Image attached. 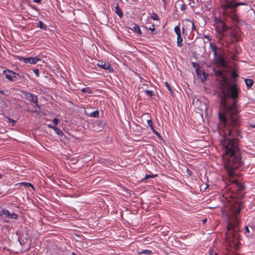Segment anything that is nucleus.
Returning <instances> with one entry per match:
<instances>
[{"label":"nucleus","mask_w":255,"mask_h":255,"mask_svg":"<svg viewBox=\"0 0 255 255\" xmlns=\"http://www.w3.org/2000/svg\"><path fill=\"white\" fill-rule=\"evenodd\" d=\"M149 127L151 128V130L153 131V132H154V131H156V130H155V129L154 128H153V126H150V127Z\"/></svg>","instance_id":"a18cd8bd"},{"label":"nucleus","mask_w":255,"mask_h":255,"mask_svg":"<svg viewBox=\"0 0 255 255\" xmlns=\"http://www.w3.org/2000/svg\"><path fill=\"white\" fill-rule=\"evenodd\" d=\"M34 1L36 3H40L41 2V0H34Z\"/></svg>","instance_id":"49530a36"},{"label":"nucleus","mask_w":255,"mask_h":255,"mask_svg":"<svg viewBox=\"0 0 255 255\" xmlns=\"http://www.w3.org/2000/svg\"><path fill=\"white\" fill-rule=\"evenodd\" d=\"M215 20L217 21V18H215Z\"/></svg>","instance_id":"680f3d73"},{"label":"nucleus","mask_w":255,"mask_h":255,"mask_svg":"<svg viewBox=\"0 0 255 255\" xmlns=\"http://www.w3.org/2000/svg\"><path fill=\"white\" fill-rule=\"evenodd\" d=\"M72 255H77L74 252H73Z\"/></svg>","instance_id":"3c124183"},{"label":"nucleus","mask_w":255,"mask_h":255,"mask_svg":"<svg viewBox=\"0 0 255 255\" xmlns=\"http://www.w3.org/2000/svg\"><path fill=\"white\" fill-rule=\"evenodd\" d=\"M236 5L237 7H238V6L239 5H247V3H246V2H236Z\"/></svg>","instance_id":"473e14b6"},{"label":"nucleus","mask_w":255,"mask_h":255,"mask_svg":"<svg viewBox=\"0 0 255 255\" xmlns=\"http://www.w3.org/2000/svg\"><path fill=\"white\" fill-rule=\"evenodd\" d=\"M157 176V175L156 174H149V175H146L145 176V177L144 178V179H142V180H145V179H149V178H153V177H155Z\"/></svg>","instance_id":"4be33fe9"},{"label":"nucleus","mask_w":255,"mask_h":255,"mask_svg":"<svg viewBox=\"0 0 255 255\" xmlns=\"http://www.w3.org/2000/svg\"><path fill=\"white\" fill-rule=\"evenodd\" d=\"M165 86H166V88L168 89V90L170 92V93H171V94H172V93H173V90H172V89H171V88L170 87V85L168 84V83L167 82H166L165 83Z\"/></svg>","instance_id":"a878e982"},{"label":"nucleus","mask_w":255,"mask_h":255,"mask_svg":"<svg viewBox=\"0 0 255 255\" xmlns=\"http://www.w3.org/2000/svg\"><path fill=\"white\" fill-rule=\"evenodd\" d=\"M97 65L105 70H109L110 71H113V69L111 67V65L109 63H106L104 61H99L97 64Z\"/></svg>","instance_id":"9b49d317"},{"label":"nucleus","mask_w":255,"mask_h":255,"mask_svg":"<svg viewBox=\"0 0 255 255\" xmlns=\"http://www.w3.org/2000/svg\"><path fill=\"white\" fill-rule=\"evenodd\" d=\"M241 208L238 203L233 201H227L224 208H222V212L227 214V216H234L235 218L232 221H230L227 226L228 230L237 232L239 230L238 221L236 218L237 216L240 213Z\"/></svg>","instance_id":"7ed1b4c3"},{"label":"nucleus","mask_w":255,"mask_h":255,"mask_svg":"<svg viewBox=\"0 0 255 255\" xmlns=\"http://www.w3.org/2000/svg\"><path fill=\"white\" fill-rule=\"evenodd\" d=\"M182 32L183 33L184 32V31H185L184 28L182 27Z\"/></svg>","instance_id":"8fccbe9b"},{"label":"nucleus","mask_w":255,"mask_h":255,"mask_svg":"<svg viewBox=\"0 0 255 255\" xmlns=\"http://www.w3.org/2000/svg\"><path fill=\"white\" fill-rule=\"evenodd\" d=\"M211 255H212L211 254H210ZM214 255H217V254H215Z\"/></svg>","instance_id":"bf43d9fd"},{"label":"nucleus","mask_w":255,"mask_h":255,"mask_svg":"<svg viewBox=\"0 0 255 255\" xmlns=\"http://www.w3.org/2000/svg\"><path fill=\"white\" fill-rule=\"evenodd\" d=\"M216 75L217 76H223V72H222V71H218L216 72Z\"/></svg>","instance_id":"e433bc0d"},{"label":"nucleus","mask_w":255,"mask_h":255,"mask_svg":"<svg viewBox=\"0 0 255 255\" xmlns=\"http://www.w3.org/2000/svg\"><path fill=\"white\" fill-rule=\"evenodd\" d=\"M208 186H209L208 185H207V186L206 187V188H207V187H208Z\"/></svg>","instance_id":"052dcab7"},{"label":"nucleus","mask_w":255,"mask_h":255,"mask_svg":"<svg viewBox=\"0 0 255 255\" xmlns=\"http://www.w3.org/2000/svg\"><path fill=\"white\" fill-rule=\"evenodd\" d=\"M183 41V38L182 37H177V44L178 46L181 47L182 45V42Z\"/></svg>","instance_id":"6ab92c4d"},{"label":"nucleus","mask_w":255,"mask_h":255,"mask_svg":"<svg viewBox=\"0 0 255 255\" xmlns=\"http://www.w3.org/2000/svg\"><path fill=\"white\" fill-rule=\"evenodd\" d=\"M186 9V5L184 3H182L180 5V9L181 10H185Z\"/></svg>","instance_id":"72a5a7b5"},{"label":"nucleus","mask_w":255,"mask_h":255,"mask_svg":"<svg viewBox=\"0 0 255 255\" xmlns=\"http://www.w3.org/2000/svg\"><path fill=\"white\" fill-rule=\"evenodd\" d=\"M145 93L148 96L151 97L153 95V93L150 90H146L145 91Z\"/></svg>","instance_id":"2f4dec72"},{"label":"nucleus","mask_w":255,"mask_h":255,"mask_svg":"<svg viewBox=\"0 0 255 255\" xmlns=\"http://www.w3.org/2000/svg\"><path fill=\"white\" fill-rule=\"evenodd\" d=\"M21 185H24L25 186H29V187H32L33 189L34 188H33V186L30 183H28V182H22L21 183Z\"/></svg>","instance_id":"cd10ccee"},{"label":"nucleus","mask_w":255,"mask_h":255,"mask_svg":"<svg viewBox=\"0 0 255 255\" xmlns=\"http://www.w3.org/2000/svg\"><path fill=\"white\" fill-rule=\"evenodd\" d=\"M200 78H201V81L202 82H203L204 81H205L206 80L207 75H206V74L205 73H203V77L201 76Z\"/></svg>","instance_id":"7c9ffc66"},{"label":"nucleus","mask_w":255,"mask_h":255,"mask_svg":"<svg viewBox=\"0 0 255 255\" xmlns=\"http://www.w3.org/2000/svg\"><path fill=\"white\" fill-rule=\"evenodd\" d=\"M245 230H246V232L247 233H249V228L248 226H246L245 227Z\"/></svg>","instance_id":"37998d69"},{"label":"nucleus","mask_w":255,"mask_h":255,"mask_svg":"<svg viewBox=\"0 0 255 255\" xmlns=\"http://www.w3.org/2000/svg\"><path fill=\"white\" fill-rule=\"evenodd\" d=\"M94 127L95 128V130H101L102 128H103V126L101 125V124L99 122H96L94 124Z\"/></svg>","instance_id":"ddd939ff"},{"label":"nucleus","mask_w":255,"mask_h":255,"mask_svg":"<svg viewBox=\"0 0 255 255\" xmlns=\"http://www.w3.org/2000/svg\"><path fill=\"white\" fill-rule=\"evenodd\" d=\"M226 241L230 246H237L239 244L237 232L228 230L226 235Z\"/></svg>","instance_id":"20e7f679"},{"label":"nucleus","mask_w":255,"mask_h":255,"mask_svg":"<svg viewBox=\"0 0 255 255\" xmlns=\"http://www.w3.org/2000/svg\"><path fill=\"white\" fill-rule=\"evenodd\" d=\"M33 72L35 73V75L38 77L39 76V74L38 72V69H34Z\"/></svg>","instance_id":"58836bf2"},{"label":"nucleus","mask_w":255,"mask_h":255,"mask_svg":"<svg viewBox=\"0 0 255 255\" xmlns=\"http://www.w3.org/2000/svg\"><path fill=\"white\" fill-rule=\"evenodd\" d=\"M59 122V120L56 118H54L52 120V122L55 125H57L58 124Z\"/></svg>","instance_id":"f704fd0d"},{"label":"nucleus","mask_w":255,"mask_h":255,"mask_svg":"<svg viewBox=\"0 0 255 255\" xmlns=\"http://www.w3.org/2000/svg\"><path fill=\"white\" fill-rule=\"evenodd\" d=\"M148 29H149L150 30L152 31H154L155 30V29L154 26L153 25H151L149 27Z\"/></svg>","instance_id":"4c0bfd02"},{"label":"nucleus","mask_w":255,"mask_h":255,"mask_svg":"<svg viewBox=\"0 0 255 255\" xmlns=\"http://www.w3.org/2000/svg\"><path fill=\"white\" fill-rule=\"evenodd\" d=\"M38 26L42 29H46V26L43 24L41 21H38Z\"/></svg>","instance_id":"aec40b11"},{"label":"nucleus","mask_w":255,"mask_h":255,"mask_svg":"<svg viewBox=\"0 0 255 255\" xmlns=\"http://www.w3.org/2000/svg\"><path fill=\"white\" fill-rule=\"evenodd\" d=\"M0 93L3 94H4V92L2 91H0Z\"/></svg>","instance_id":"864d4df0"},{"label":"nucleus","mask_w":255,"mask_h":255,"mask_svg":"<svg viewBox=\"0 0 255 255\" xmlns=\"http://www.w3.org/2000/svg\"><path fill=\"white\" fill-rule=\"evenodd\" d=\"M116 13L117 14V15H118L121 18L123 17V13L122 10L121 9V8L118 6V5L116 7Z\"/></svg>","instance_id":"dca6fc26"},{"label":"nucleus","mask_w":255,"mask_h":255,"mask_svg":"<svg viewBox=\"0 0 255 255\" xmlns=\"http://www.w3.org/2000/svg\"><path fill=\"white\" fill-rule=\"evenodd\" d=\"M207 219H206V218L204 219L203 220H202V223H203V224H205V223H206V222H207Z\"/></svg>","instance_id":"c03bdc74"},{"label":"nucleus","mask_w":255,"mask_h":255,"mask_svg":"<svg viewBox=\"0 0 255 255\" xmlns=\"http://www.w3.org/2000/svg\"><path fill=\"white\" fill-rule=\"evenodd\" d=\"M223 81H224V83H226L227 80H226V79L225 77L223 78Z\"/></svg>","instance_id":"09e8293b"},{"label":"nucleus","mask_w":255,"mask_h":255,"mask_svg":"<svg viewBox=\"0 0 255 255\" xmlns=\"http://www.w3.org/2000/svg\"><path fill=\"white\" fill-rule=\"evenodd\" d=\"M127 1H128V0H126Z\"/></svg>","instance_id":"e2e57ef3"},{"label":"nucleus","mask_w":255,"mask_h":255,"mask_svg":"<svg viewBox=\"0 0 255 255\" xmlns=\"http://www.w3.org/2000/svg\"><path fill=\"white\" fill-rule=\"evenodd\" d=\"M3 73L5 75L6 78L10 81L18 80L20 78V76L18 74L12 71H4Z\"/></svg>","instance_id":"0eeeda50"},{"label":"nucleus","mask_w":255,"mask_h":255,"mask_svg":"<svg viewBox=\"0 0 255 255\" xmlns=\"http://www.w3.org/2000/svg\"><path fill=\"white\" fill-rule=\"evenodd\" d=\"M25 98L29 101L34 103L36 107L40 108L39 105L37 104V97L36 96L31 94V93H26L25 94Z\"/></svg>","instance_id":"9d476101"},{"label":"nucleus","mask_w":255,"mask_h":255,"mask_svg":"<svg viewBox=\"0 0 255 255\" xmlns=\"http://www.w3.org/2000/svg\"><path fill=\"white\" fill-rule=\"evenodd\" d=\"M133 29L134 32H137V33H139L140 34H141L140 29L138 25L134 24V26H133Z\"/></svg>","instance_id":"f3484780"},{"label":"nucleus","mask_w":255,"mask_h":255,"mask_svg":"<svg viewBox=\"0 0 255 255\" xmlns=\"http://www.w3.org/2000/svg\"><path fill=\"white\" fill-rule=\"evenodd\" d=\"M217 30L219 31V34L221 36L226 35L228 34L226 33V32H228L230 33L231 35V40L232 41H237L238 39L235 36L234 33H233L232 30L228 27H227L225 24L222 22H220L219 23V25L217 26Z\"/></svg>","instance_id":"39448f33"},{"label":"nucleus","mask_w":255,"mask_h":255,"mask_svg":"<svg viewBox=\"0 0 255 255\" xmlns=\"http://www.w3.org/2000/svg\"><path fill=\"white\" fill-rule=\"evenodd\" d=\"M20 60L23 61L25 63H29L30 64H34L36 63L40 59L37 57H29L27 58L21 57L19 59Z\"/></svg>","instance_id":"1a4fd4ad"},{"label":"nucleus","mask_w":255,"mask_h":255,"mask_svg":"<svg viewBox=\"0 0 255 255\" xmlns=\"http://www.w3.org/2000/svg\"><path fill=\"white\" fill-rule=\"evenodd\" d=\"M72 255H77L74 252H73Z\"/></svg>","instance_id":"603ef678"},{"label":"nucleus","mask_w":255,"mask_h":255,"mask_svg":"<svg viewBox=\"0 0 255 255\" xmlns=\"http://www.w3.org/2000/svg\"><path fill=\"white\" fill-rule=\"evenodd\" d=\"M154 133L159 137H161V136L160 135V134L157 131H155L154 132Z\"/></svg>","instance_id":"a19ab883"},{"label":"nucleus","mask_w":255,"mask_h":255,"mask_svg":"<svg viewBox=\"0 0 255 255\" xmlns=\"http://www.w3.org/2000/svg\"><path fill=\"white\" fill-rule=\"evenodd\" d=\"M231 76L233 78H237L239 76L236 72L233 71L231 73Z\"/></svg>","instance_id":"c756f323"},{"label":"nucleus","mask_w":255,"mask_h":255,"mask_svg":"<svg viewBox=\"0 0 255 255\" xmlns=\"http://www.w3.org/2000/svg\"><path fill=\"white\" fill-rule=\"evenodd\" d=\"M197 75H198V76H199V72H198V71H197Z\"/></svg>","instance_id":"6e6d98bb"},{"label":"nucleus","mask_w":255,"mask_h":255,"mask_svg":"<svg viewBox=\"0 0 255 255\" xmlns=\"http://www.w3.org/2000/svg\"><path fill=\"white\" fill-rule=\"evenodd\" d=\"M174 31L176 34L179 33V32L181 31L180 28L178 26H176L174 27Z\"/></svg>","instance_id":"c85d7f7f"},{"label":"nucleus","mask_w":255,"mask_h":255,"mask_svg":"<svg viewBox=\"0 0 255 255\" xmlns=\"http://www.w3.org/2000/svg\"><path fill=\"white\" fill-rule=\"evenodd\" d=\"M2 176L1 174H0V179H1L2 178Z\"/></svg>","instance_id":"5fc2aeb1"},{"label":"nucleus","mask_w":255,"mask_h":255,"mask_svg":"<svg viewBox=\"0 0 255 255\" xmlns=\"http://www.w3.org/2000/svg\"><path fill=\"white\" fill-rule=\"evenodd\" d=\"M0 215H5L6 217L11 219H17L18 215L13 213L10 212L8 210L5 209H2L0 211Z\"/></svg>","instance_id":"6e6552de"},{"label":"nucleus","mask_w":255,"mask_h":255,"mask_svg":"<svg viewBox=\"0 0 255 255\" xmlns=\"http://www.w3.org/2000/svg\"><path fill=\"white\" fill-rule=\"evenodd\" d=\"M81 91L83 92L88 93L90 94L92 93V90L89 87L83 88Z\"/></svg>","instance_id":"412c9836"},{"label":"nucleus","mask_w":255,"mask_h":255,"mask_svg":"<svg viewBox=\"0 0 255 255\" xmlns=\"http://www.w3.org/2000/svg\"><path fill=\"white\" fill-rule=\"evenodd\" d=\"M221 143L224 149L223 159L230 181L236 188L237 191L243 190L244 186L237 180L233 179L235 175L234 169L242 165L240 154L237 146L238 139L236 138L231 139L224 138L221 140Z\"/></svg>","instance_id":"f03ea898"},{"label":"nucleus","mask_w":255,"mask_h":255,"mask_svg":"<svg viewBox=\"0 0 255 255\" xmlns=\"http://www.w3.org/2000/svg\"><path fill=\"white\" fill-rule=\"evenodd\" d=\"M12 122L13 123H15V122L14 121V120H12Z\"/></svg>","instance_id":"13d9d810"},{"label":"nucleus","mask_w":255,"mask_h":255,"mask_svg":"<svg viewBox=\"0 0 255 255\" xmlns=\"http://www.w3.org/2000/svg\"><path fill=\"white\" fill-rule=\"evenodd\" d=\"M236 3H234L232 1H228L227 3L223 5V8L225 12H227L228 9H231L233 10V12L231 14L229 15L233 19V20H238V16L236 13L235 8L237 7Z\"/></svg>","instance_id":"423d86ee"},{"label":"nucleus","mask_w":255,"mask_h":255,"mask_svg":"<svg viewBox=\"0 0 255 255\" xmlns=\"http://www.w3.org/2000/svg\"><path fill=\"white\" fill-rule=\"evenodd\" d=\"M151 253V251L150 250H145L142 251L141 252H139L138 254H147V255H150Z\"/></svg>","instance_id":"5701e85b"},{"label":"nucleus","mask_w":255,"mask_h":255,"mask_svg":"<svg viewBox=\"0 0 255 255\" xmlns=\"http://www.w3.org/2000/svg\"><path fill=\"white\" fill-rule=\"evenodd\" d=\"M54 130L55 131L56 133L60 136H61L63 134V132L60 129L57 128L54 129Z\"/></svg>","instance_id":"b1692460"},{"label":"nucleus","mask_w":255,"mask_h":255,"mask_svg":"<svg viewBox=\"0 0 255 255\" xmlns=\"http://www.w3.org/2000/svg\"><path fill=\"white\" fill-rule=\"evenodd\" d=\"M211 48H212V50L214 52V55H215V56H217V51H216V47L215 46H214V45H211Z\"/></svg>","instance_id":"bb28decb"},{"label":"nucleus","mask_w":255,"mask_h":255,"mask_svg":"<svg viewBox=\"0 0 255 255\" xmlns=\"http://www.w3.org/2000/svg\"><path fill=\"white\" fill-rule=\"evenodd\" d=\"M185 21L187 23V24H190L191 25L192 31L196 30V27L194 25V22L192 21H191L188 19H186L185 20Z\"/></svg>","instance_id":"4468645a"},{"label":"nucleus","mask_w":255,"mask_h":255,"mask_svg":"<svg viewBox=\"0 0 255 255\" xmlns=\"http://www.w3.org/2000/svg\"><path fill=\"white\" fill-rule=\"evenodd\" d=\"M217 62L222 66H224L226 65V62L224 58L222 56H220L217 59Z\"/></svg>","instance_id":"f8f14e48"},{"label":"nucleus","mask_w":255,"mask_h":255,"mask_svg":"<svg viewBox=\"0 0 255 255\" xmlns=\"http://www.w3.org/2000/svg\"><path fill=\"white\" fill-rule=\"evenodd\" d=\"M99 111H95L94 112H93L90 113L89 115L92 117L97 118V117H99Z\"/></svg>","instance_id":"a211bd4d"},{"label":"nucleus","mask_w":255,"mask_h":255,"mask_svg":"<svg viewBox=\"0 0 255 255\" xmlns=\"http://www.w3.org/2000/svg\"><path fill=\"white\" fill-rule=\"evenodd\" d=\"M245 82L248 87H251L254 84L253 80L251 79H245Z\"/></svg>","instance_id":"2eb2a0df"},{"label":"nucleus","mask_w":255,"mask_h":255,"mask_svg":"<svg viewBox=\"0 0 255 255\" xmlns=\"http://www.w3.org/2000/svg\"><path fill=\"white\" fill-rule=\"evenodd\" d=\"M176 34L177 35V37H181V31L179 32V33H177Z\"/></svg>","instance_id":"de8ad7c7"},{"label":"nucleus","mask_w":255,"mask_h":255,"mask_svg":"<svg viewBox=\"0 0 255 255\" xmlns=\"http://www.w3.org/2000/svg\"><path fill=\"white\" fill-rule=\"evenodd\" d=\"M147 123L149 127L153 126V123L151 119L147 120Z\"/></svg>","instance_id":"c9c22d12"},{"label":"nucleus","mask_w":255,"mask_h":255,"mask_svg":"<svg viewBox=\"0 0 255 255\" xmlns=\"http://www.w3.org/2000/svg\"><path fill=\"white\" fill-rule=\"evenodd\" d=\"M48 127L49 128H51L53 129L54 130V129H55V128H56V127H55V126H52L50 125H48Z\"/></svg>","instance_id":"79ce46f5"},{"label":"nucleus","mask_w":255,"mask_h":255,"mask_svg":"<svg viewBox=\"0 0 255 255\" xmlns=\"http://www.w3.org/2000/svg\"><path fill=\"white\" fill-rule=\"evenodd\" d=\"M253 128H255V124L252 126Z\"/></svg>","instance_id":"4d7b16f0"},{"label":"nucleus","mask_w":255,"mask_h":255,"mask_svg":"<svg viewBox=\"0 0 255 255\" xmlns=\"http://www.w3.org/2000/svg\"><path fill=\"white\" fill-rule=\"evenodd\" d=\"M186 171H187V173H188L189 175H192V172H191V170H190L189 169H187Z\"/></svg>","instance_id":"ea45409f"},{"label":"nucleus","mask_w":255,"mask_h":255,"mask_svg":"<svg viewBox=\"0 0 255 255\" xmlns=\"http://www.w3.org/2000/svg\"><path fill=\"white\" fill-rule=\"evenodd\" d=\"M151 18L153 20H159L158 16L157 14L152 13L151 15Z\"/></svg>","instance_id":"393cba45"},{"label":"nucleus","mask_w":255,"mask_h":255,"mask_svg":"<svg viewBox=\"0 0 255 255\" xmlns=\"http://www.w3.org/2000/svg\"><path fill=\"white\" fill-rule=\"evenodd\" d=\"M228 91L226 92L225 89L221 90L220 105L225 114L219 112V126L220 128L225 129L224 132L226 136H239L241 121L236 100L240 89L236 84H233L229 87Z\"/></svg>","instance_id":"f257e3e1"}]
</instances>
